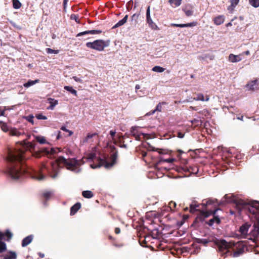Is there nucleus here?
<instances>
[{
    "mask_svg": "<svg viewBox=\"0 0 259 259\" xmlns=\"http://www.w3.org/2000/svg\"><path fill=\"white\" fill-rule=\"evenodd\" d=\"M48 101L50 104V105L47 107L48 110H53L55 106L58 104V100L51 98H48Z\"/></svg>",
    "mask_w": 259,
    "mask_h": 259,
    "instance_id": "nucleus-21",
    "label": "nucleus"
},
{
    "mask_svg": "<svg viewBox=\"0 0 259 259\" xmlns=\"http://www.w3.org/2000/svg\"><path fill=\"white\" fill-rule=\"evenodd\" d=\"M197 97L193 98V100L195 101H208L209 100V97L208 95H206L205 97H204V95L202 94H196Z\"/></svg>",
    "mask_w": 259,
    "mask_h": 259,
    "instance_id": "nucleus-23",
    "label": "nucleus"
},
{
    "mask_svg": "<svg viewBox=\"0 0 259 259\" xmlns=\"http://www.w3.org/2000/svg\"><path fill=\"white\" fill-rule=\"evenodd\" d=\"M257 80H252L246 85V88L248 91H254L257 89Z\"/></svg>",
    "mask_w": 259,
    "mask_h": 259,
    "instance_id": "nucleus-18",
    "label": "nucleus"
},
{
    "mask_svg": "<svg viewBox=\"0 0 259 259\" xmlns=\"http://www.w3.org/2000/svg\"><path fill=\"white\" fill-rule=\"evenodd\" d=\"M169 3L173 7L180 6L182 4V0H169Z\"/></svg>",
    "mask_w": 259,
    "mask_h": 259,
    "instance_id": "nucleus-31",
    "label": "nucleus"
},
{
    "mask_svg": "<svg viewBox=\"0 0 259 259\" xmlns=\"http://www.w3.org/2000/svg\"><path fill=\"white\" fill-rule=\"evenodd\" d=\"M17 258V254L16 252L10 251L9 252V254L6 255L4 259H16Z\"/></svg>",
    "mask_w": 259,
    "mask_h": 259,
    "instance_id": "nucleus-29",
    "label": "nucleus"
},
{
    "mask_svg": "<svg viewBox=\"0 0 259 259\" xmlns=\"http://www.w3.org/2000/svg\"><path fill=\"white\" fill-rule=\"evenodd\" d=\"M46 52L48 53V54H58L59 52V51L58 50H53L51 48H47L46 50Z\"/></svg>",
    "mask_w": 259,
    "mask_h": 259,
    "instance_id": "nucleus-44",
    "label": "nucleus"
},
{
    "mask_svg": "<svg viewBox=\"0 0 259 259\" xmlns=\"http://www.w3.org/2000/svg\"><path fill=\"white\" fill-rule=\"evenodd\" d=\"M160 160L161 161H164L168 163H172L175 161V159L174 158H167V159H163L162 157L160 158Z\"/></svg>",
    "mask_w": 259,
    "mask_h": 259,
    "instance_id": "nucleus-48",
    "label": "nucleus"
},
{
    "mask_svg": "<svg viewBox=\"0 0 259 259\" xmlns=\"http://www.w3.org/2000/svg\"><path fill=\"white\" fill-rule=\"evenodd\" d=\"M71 18L74 20L76 22L79 23V21H78V17L76 15H72Z\"/></svg>",
    "mask_w": 259,
    "mask_h": 259,
    "instance_id": "nucleus-58",
    "label": "nucleus"
},
{
    "mask_svg": "<svg viewBox=\"0 0 259 259\" xmlns=\"http://www.w3.org/2000/svg\"><path fill=\"white\" fill-rule=\"evenodd\" d=\"M36 118L39 120H46L47 119V117L45 115H42V114H37L35 115Z\"/></svg>",
    "mask_w": 259,
    "mask_h": 259,
    "instance_id": "nucleus-47",
    "label": "nucleus"
},
{
    "mask_svg": "<svg viewBox=\"0 0 259 259\" xmlns=\"http://www.w3.org/2000/svg\"><path fill=\"white\" fill-rule=\"evenodd\" d=\"M115 233L116 234H118L120 233V229L119 228L116 227L115 229Z\"/></svg>",
    "mask_w": 259,
    "mask_h": 259,
    "instance_id": "nucleus-59",
    "label": "nucleus"
},
{
    "mask_svg": "<svg viewBox=\"0 0 259 259\" xmlns=\"http://www.w3.org/2000/svg\"><path fill=\"white\" fill-rule=\"evenodd\" d=\"M213 241L218 248V252H220L221 256H224L223 259L228 255H230L233 257H238L244 252L243 247L237 248L233 253L230 252L229 249L233 248L235 246V244L228 242L224 239L219 240L215 239Z\"/></svg>",
    "mask_w": 259,
    "mask_h": 259,
    "instance_id": "nucleus-4",
    "label": "nucleus"
},
{
    "mask_svg": "<svg viewBox=\"0 0 259 259\" xmlns=\"http://www.w3.org/2000/svg\"><path fill=\"white\" fill-rule=\"evenodd\" d=\"M242 59V54L234 55L230 54L228 56V60L232 63H237L240 62Z\"/></svg>",
    "mask_w": 259,
    "mask_h": 259,
    "instance_id": "nucleus-15",
    "label": "nucleus"
},
{
    "mask_svg": "<svg viewBox=\"0 0 259 259\" xmlns=\"http://www.w3.org/2000/svg\"><path fill=\"white\" fill-rule=\"evenodd\" d=\"M12 233L9 230H7L5 233L0 231V242H4L2 241L3 240L10 241L12 237Z\"/></svg>",
    "mask_w": 259,
    "mask_h": 259,
    "instance_id": "nucleus-14",
    "label": "nucleus"
},
{
    "mask_svg": "<svg viewBox=\"0 0 259 259\" xmlns=\"http://www.w3.org/2000/svg\"><path fill=\"white\" fill-rule=\"evenodd\" d=\"M118 137V135H116V132L115 130H111L108 136V139L109 140L113 141V143L116 144V139Z\"/></svg>",
    "mask_w": 259,
    "mask_h": 259,
    "instance_id": "nucleus-25",
    "label": "nucleus"
},
{
    "mask_svg": "<svg viewBox=\"0 0 259 259\" xmlns=\"http://www.w3.org/2000/svg\"><path fill=\"white\" fill-rule=\"evenodd\" d=\"M165 68L159 66H155L153 67L152 70L154 72L161 73L164 71Z\"/></svg>",
    "mask_w": 259,
    "mask_h": 259,
    "instance_id": "nucleus-39",
    "label": "nucleus"
},
{
    "mask_svg": "<svg viewBox=\"0 0 259 259\" xmlns=\"http://www.w3.org/2000/svg\"><path fill=\"white\" fill-rule=\"evenodd\" d=\"M197 24V23L195 22H192L186 24H175V23H172L171 24V26L177 27H193L196 26Z\"/></svg>",
    "mask_w": 259,
    "mask_h": 259,
    "instance_id": "nucleus-19",
    "label": "nucleus"
},
{
    "mask_svg": "<svg viewBox=\"0 0 259 259\" xmlns=\"http://www.w3.org/2000/svg\"><path fill=\"white\" fill-rule=\"evenodd\" d=\"M33 117H34L33 116L31 115L28 116H27L26 117V119L28 122L31 123L32 124H33V123H34Z\"/></svg>",
    "mask_w": 259,
    "mask_h": 259,
    "instance_id": "nucleus-51",
    "label": "nucleus"
},
{
    "mask_svg": "<svg viewBox=\"0 0 259 259\" xmlns=\"http://www.w3.org/2000/svg\"><path fill=\"white\" fill-rule=\"evenodd\" d=\"M33 239V236L32 235H29L26 237L24 238L22 241V246L23 247H25L30 244Z\"/></svg>",
    "mask_w": 259,
    "mask_h": 259,
    "instance_id": "nucleus-24",
    "label": "nucleus"
},
{
    "mask_svg": "<svg viewBox=\"0 0 259 259\" xmlns=\"http://www.w3.org/2000/svg\"><path fill=\"white\" fill-rule=\"evenodd\" d=\"M87 47L98 51H102L109 45L108 42L102 39H97L93 42H88L85 44Z\"/></svg>",
    "mask_w": 259,
    "mask_h": 259,
    "instance_id": "nucleus-8",
    "label": "nucleus"
},
{
    "mask_svg": "<svg viewBox=\"0 0 259 259\" xmlns=\"http://www.w3.org/2000/svg\"><path fill=\"white\" fill-rule=\"evenodd\" d=\"M49 172V170L47 165L46 164H42L39 173L35 174L33 178L38 181H42L45 179L46 176L45 175L46 172Z\"/></svg>",
    "mask_w": 259,
    "mask_h": 259,
    "instance_id": "nucleus-11",
    "label": "nucleus"
},
{
    "mask_svg": "<svg viewBox=\"0 0 259 259\" xmlns=\"http://www.w3.org/2000/svg\"><path fill=\"white\" fill-rule=\"evenodd\" d=\"M36 140L40 144H48L44 137L37 136L36 138Z\"/></svg>",
    "mask_w": 259,
    "mask_h": 259,
    "instance_id": "nucleus-38",
    "label": "nucleus"
},
{
    "mask_svg": "<svg viewBox=\"0 0 259 259\" xmlns=\"http://www.w3.org/2000/svg\"><path fill=\"white\" fill-rule=\"evenodd\" d=\"M225 17L224 15H219L213 19L214 23L217 25H220L224 23Z\"/></svg>",
    "mask_w": 259,
    "mask_h": 259,
    "instance_id": "nucleus-26",
    "label": "nucleus"
},
{
    "mask_svg": "<svg viewBox=\"0 0 259 259\" xmlns=\"http://www.w3.org/2000/svg\"><path fill=\"white\" fill-rule=\"evenodd\" d=\"M0 124H1L2 130L4 132H6L8 131V130H9L8 126L5 123L3 122L2 121H0Z\"/></svg>",
    "mask_w": 259,
    "mask_h": 259,
    "instance_id": "nucleus-46",
    "label": "nucleus"
},
{
    "mask_svg": "<svg viewBox=\"0 0 259 259\" xmlns=\"http://www.w3.org/2000/svg\"><path fill=\"white\" fill-rule=\"evenodd\" d=\"M183 10L187 16L189 17L193 15V11L191 10H187L186 8H184Z\"/></svg>",
    "mask_w": 259,
    "mask_h": 259,
    "instance_id": "nucleus-45",
    "label": "nucleus"
},
{
    "mask_svg": "<svg viewBox=\"0 0 259 259\" xmlns=\"http://www.w3.org/2000/svg\"><path fill=\"white\" fill-rule=\"evenodd\" d=\"M51 195H52V193L51 192L46 191L43 193L42 196H43L44 198L46 200H48L51 197Z\"/></svg>",
    "mask_w": 259,
    "mask_h": 259,
    "instance_id": "nucleus-43",
    "label": "nucleus"
},
{
    "mask_svg": "<svg viewBox=\"0 0 259 259\" xmlns=\"http://www.w3.org/2000/svg\"><path fill=\"white\" fill-rule=\"evenodd\" d=\"M64 89L70 92L72 94L74 95V96H77V92L75 90H74V89H73V88L72 87H70V86H65L64 87Z\"/></svg>",
    "mask_w": 259,
    "mask_h": 259,
    "instance_id": "nucleus-36",
    "label": "nucleus"
},
{
    "mask_svg": "<svg viewBox=\"0 0 259 259\" xmlns=\"http://www.w3.org/2000/svg\"><path fill=\"white\" fill-rule=\"evenodd\" d=\"M82 145L97 146L99 143V137L97 133H89L81 141Z\"/></svg>",
    "mask_w": 259,
    "mask_h": 259,
    "instance_id": "nucleus-7",
    "label": "nucleus"
},
{
    "mask_svg": "<svg viewBox=\"0 0 259 259\" xmlns=\"http://www.w3.org/2000/svg\"><path fill=\"white\" fill-rule=\"evenodd\" d=\"M82 195L86 198H91L93 197L94 195L91 191H84L82 192Z\"/></svg>",
    "mask_w": 259,
    "mask_h": 259,
    "instance_id": "nucleus-32",
    "label": "nucleus"
},
{
    "mask_svg": "<svg viewBox=\"0 0 259 259\" xmlns=\"http://www.w3.org/2000/svg\"><path fill=\"white\" fill-rule=\"evenodd\" d=\"M141 126H132L131 129V133L135 136H137L139 135V132H138V129L139 128H141Z\"/></svg>",
    "mask_w": 259,
    "mask_h": 259,
    "instance_id": "nucleus-37",
    "label": "nucleus"
},
{
    "mask_svg": "<svg viewBox=\"0 0 259 259\" xmlns=\"http://www.w3.org/2000/svg\"><path fill=\"white\" fill-rule=\"evenodd\" d=\"M106 149L102 152H99L98 155L96 153H92L89 155L88 158L94 160L92 167L96 168L101 166H104L109 168L113 166L116 162L118 152L115 147H105Z\"/></svg>",
    "mask_w": 259,
    "mask_h": 259,
    "instance_id": "nucleus-3",
    "label": "nucleus"
},
{
    "mask_svg": "<svg viewBox=\"0 0 259 259\" xmlns=\"http://www.w3.org/2000/svg\"><path fill=\"white\" fill-rule=\"evenodd\" d=\"M7 147V161L8 162L7 173L11 179L17 180L27 172L24 165L25 152L29 148L34 149L35 147Z\"/></svg>",
    "mask_w": 259,
    "mask_h": 259,
    "instance_id": "nucleus-1",
    "label": "nucleus"
},
{
    "mask_svg": "<svg viewBox=\"0 0 259 259\" xmlns=\"http://www.w3.org/2000/svg\"><path fill=\"white\" fill-rule=\"evenodd\" d=\"M141 147H139V150H140L141 151V154H142V157H145L146 155H147V152L145 151V150H142L141 149ZM137 151H138V149L136 150Z\"/></svg>",
    "mask_w": 259,
    "mask_h": 259,
    "instance_id": "nucleus-53",
    "label": "nucleus"
},
{
    "mask_svg": "<svg viewBox=\"0 0 259 259\" xmlns=\"http://www.w3.org/2000/svg\"><path fill=\"white\" fill-rule=\"evenodd\" d=\"M170 210V209H166V206H164L162 208V211H163V214H164V212L165 211H168Z\"/></svg>",
    "mask_w": 259,
    "mask_h": 259,
    "instance_id": "nucleus-60",
    "label": "nucleus"
},
{
    "mask_svg": "<svg viewBox=\"0 0 259 259\" xmlns=\"http://www.w3.org/2000/svg\"><path fill=\"white\" fill-rule=\"evenodd\" d=\"M250 227L251 224L248 222L243 224L240 226L239 232L242 237L250 239V238H249V235L248 233V231Z\"/></svg>",
    "mask_w": 259,
    "mask_h": 259,
    "instance_id": "nucleus-13",
    "label": "nucleus"
},
{
    "mask_svg": "<svg viewBox=\"0 0 259 259\" xmlns=\"http://www.w3.org/2000/svg\"><path fill=\"white\" fill-rule=\"evenodd\" d=\"M238 2H239V0H231V5L233 7H235L238 4Z\"/></svg>",
    "mask_w": 259,
    "mask_h": 259,
    "instance_id": "nucleus-55",
    "label": "nucleus"
},
{
    "mask_svg": "<svg viewBox=\"0 0 259 259\" xmlns=\"http://www.w3.org/2000/svg\"><path fill=\"white\" fill-rule=\"evenodd\" d=\"M202 205V209H205L204 210H199V214L197 215V217L196 218V221L197 222H201L204 221L205 218H207L209 217L210 215H211V213L209 210V207H206L205 206V205L203 204V203L201 204Z\"/></svg>",
    "mask_w": 259,
    "mask_h": 259,
    "instance_id": "nucleus-10",
    "label": "nucleus"
},
{
    "mask_svg": "<svg viewBox=\"0 0 259 259\" xmlns=\"http://www.w3.org/2000/svg\"><path fill=\"white\" fill-rule=\"evenodd\" d=\"M60 151L61 148H58L57 147L56 148L52 147L51 148H50V147H45L40 149H38L34 154V155L37 158L44 155H46L50 158H52L58 152Z\"/></svg>",
    "mask_w": 259,
    "mask_h": 259,
    "instance_id": "nucleus-6",
    "label": "nucleus"
},
{
    "mask_svg": "<svg viewBox=\"0 0 259 259\" xmlns=\"http://www.w3.org/2000/svg\"><path fill=\"white\" fill-rule=\"evenodd\" d=\"M101 30H87L85 31H83L81 32H80L78 33L76 35V37L81 36L85 35H89V34H100L101 33Z\"/></svg>",
    "mask_w": 259,
    "mask_h": 259,
    "instance_id": "nucleus-17",
    "label": "nucleus"
},
{
    "mask_svg": "<svg viewBox=\"0 0 259 259\" xmlns=\"http://www.w3.org/2000/svg\"><path fill=\"white\" fill-rule=\"evenodd\" d=\"M13 5L14 8L18 9L21 7V4L19 0H13Z\"/></svg>",
    "mask_w": 259,
    "mask_h": 259,
    "instance_id": "nucleus-41",
    "label": "nucleus"
},
{
    "mask_svg": "<svg viewBox=\"0 0 259 259\" xmlns=\"http://www.w3.org/2000/svg\"><path fill=\"white\" fill-rule=\"evenodd\" d=\"M146 22L152 30H159L157 25L153 21L150 16V7L148 6L146 10Z\"/></svg>",
    "mask_w": 259,
    "mask_h": 259,
    "instance_id": "nucleus-12",
    "label": "nucleus"
},
{
    "mask_svg": "<svg viewBox=\"0 0 259 259\" xmlns=\"http://www.w3.org/2000/svg\"><path fill=\"white\" fill-rule=\"evenodd\" d=\"M72 78L76 82L83 83V80L80 77H78L77 76H73Z\"/></svg>",
    "mask_w": 259,
    "mask_h": 259,
    "instance_id": "nucleus-52",
    "label": "nucleus"
},
{
    "mask_svg": "<svg viewBox=\"0 0 259 259\" xmlns=\"http://www.w3.org/2000/svg\"><path fill=\"white\" fill-rule=\"evenodd\" d=\"M147 150L149 151H157L160 154H166L169 153L167 149L155 148V147H147Z\"/></svg>",
    "mask_w": 259,
    "mask_h": 259,
    "instance_id": "nucleus-16",
    "label": "nucleus"
},
{
    "mask_svg": "<svg viewBox=\"0 0 259 259\" xmlns=\"http://www.w3.org/2000/svg\"><path fill=\"white\" fill-rule=\"evenodd\" d=\"M39 80L38 79H36L35 80H29L28 82L25 83L23 85L25 88H29L36 83L39 82Z\"/></svg>",
    "mask_w": 259,
    "mask_h": 259,
    "instance_id": "nucleus-33",
    "label": "nucleus"
},
{
    "mask_svg": "<svg viewBox=\"0 0 259 259\" xmlns=\"http://www.w3.org/2000/svg\"><path fill=\"white\" fill-rule=\"evenodd\" d=\"M177 134H178V137H179V138H183L185 136V133H182L180 131H178L177 133Z\"/></svg>",
    "mask_w": 259,
    "mask_h": 259,
    "instance_id": "nucleus-57",
    "label": "nucleus"
},
{
    "mask_svg": "<svg viewBox=\"0 0 259 259\" xmlns=\"http://www.w3.org/2000/svg\"><path fill=\"white\" fill-rule=\"evenodd\" d=\"M58 162L60 164H63L68 169H74L77 164V161L75 159H65L63 157H60L58 158Z\"/></svg>",
    "mask_w": 259,
    "mask_h": 259,
    "instance_id": "nucleus-9",
    "label": "nucleus"
},
{
    "mask_svg": "<svg viewBox=\"0 0 259 259\" xmlns=\"http://www.w3.org/2000/svg\"><path fill=\"white\" fill-rule=\"evenodd\" d=\"M210 241L206 239L196 238L195 242L197 243H201L206 245Z\"/></svg>",
    "mask_w": 259,
    "mask_h": 259,
    "instance_id": "nucleus-35",
    "label": "nucleus"
},
{
    "mask_svg": "<svg viewBox=\"0 0 259 259\" xmlns=\"http://www.w3.org/2000/svg\"><path fill=\"white\" fill-rule=\"evenodd\" d=\"M249 3L254 8H258L259 7V0H249Z\"/></svg>",
    "mask_w": 259,
    "mask_h": 259,
    "instance_id": "nucleus-40",
    "label": "nucleus"
},
{
    "mask_svg": "<svg viewBox=\"0 0 259 259\" xmlns=\"http://www.w3.org/2000/svg\"><path fill=\"white\" fill-rule=\"evenodd\" d=\"M81 204L80 202H77L74 204L70 208V215H74L76 212L80 208Z\"/></svg>",
    "mask_w": 259,
    "mask_h": 259,
    "instance_id": "nucleus-20",
    "label": "nucleus"
},
{
    "mask_svg": "<svg viewBox=\"0 0 259 259\" xmlns=\"http://www.w3.org/2000/svg\"><path fill=\"white\" fill-rule=\"evenodd\" d=\"M232 201L239 212L245 211L250 217L254 218L253 229L249 233V238H257L259 236V203L256 201L246 202L237 197H233Z\"/></svg>",
    "mask_w": 259,
    "mask_h": 259,
    "instance_id": "nucleus-2",
    "label": "nucleus"
},
{
    "mask_svg": "<svg viewBox=\"0 0 259 259\" xmlns=\"http://www.w3.org/2000/svg\"><path fill=\"white\" fill-rule=\"evenodd\" d=\"M38 255L40 258H44L45 257V254L41 252H38Z\"/></svg>",
    "mask_w": 259,
    "mask_h": 259,
    "instance_id": "nucleus-63",
    "label": "nucleus"
},
{
    "mask_svg": "<svg viewBox=\"0 0 259 259\" xmlns=\"http://www.w3.org/2000/svg\"><path fill=\"white\" fill-rule=\"evenodd\" d=\"M62 131H65L66 132H68V135L69 136H71L72 134H73V132H72L71 131H69V130H67L65 126H62L61 128H60Z\"/></svg>",
    "mask_w": 259,
    "mask_h": 259,
    "instance_id": "nucleus-49",
    "label": "nucleus"
},
{
    "mask_svg": "<svg viewBox=\"0 0 259 259\" xmlns=\"http://www.w3.org/2000/svg\"><path fill=\"white\" fill-rule=\"evenodd\" d=\"M165 104V102L159 103L157 105V106L156 107V109L154 110H153L152 111L147 113L146 115H152V114H154L155 113V112L156 111H159V112L161 111V110H162V105H163V104Z\"/></svg>",
    "mask_w": 259,
    "mask_h": 259,
    "instance_id": "nucleus-28",
    "label": "nucleus"
},
{
    "mask_svg": "<svg viewBox=\"0 0 259 259\" xmlns=\"http://www.w3.org/2000/svg\"><path fill=\"white\" fill-rule=\"evenodd\" d=\"M127 19L128 15H126L122 19L119 21L114 26H113L112 28H116L124 25L126 22Z\"/></svg>",
    "mask_w": 259,
    "mask_h": 259,
    "instance_id": "nucleus-27",
    "label": "nucleus"
},
{
    "mask_svg": "<svg viewBox=\"0 0 259 259\" xmlns=\"http://www.w3.org/2000/svg\"><path fill=\"white\" fill-rule=\"evenodd\" d=\"M203 204L205 205L206 207H209V211H210L211 215H213V218L210 219L208 222H206L209 226H212L214 223L219 224L221 223V220L219 216L217 214V212L220 210L218 207L220 204L217 199L208 198L203 200Z\"/></svg>",
    "mask_w": 259,
    "mask_h": 259,
    "instance_id": "nucleus-5",
    "label": "nucleus"
},
{
    "mask_svg": "<svg viewBox=\"0 0 259 259\" xmlns=\"http://www.w3.org/2000/svg\"><path fill=\"white\" fill-rule=\"evenodd\" d=\"M10 134L12 136H18L19 132L16 129H12L10 131Z\"/></svg>",
    "mask_w": 259,
    "mask_h": 259,
    "instance_id": "nucleus-50",
    "label": "nucleus"
},
{
    "mask_svg": "<svg viewBox=\"0 0 259 259\" xmlns=\"http://www.w3.org/2000/svg\"><path fill=\"white\" fill-rule=\"evenodd\" d=\"M6 107L3 108L2 107H0V116L5 115V111Z\"/></svg>",
    "mask_w": 259,
    "mask_h": 259,
    "instance_id": "nucleus-56",
    "label": "nucleus"
},
{
    "mask_svg": "<svg viewBox=\"0 0 259 259\" xmlns=\"http://www.w3.org/2000/svg\"><path fill=\"white\" fill-rule=\"evenodd\" d=\"M194 152L196 155H198V152H199L200 150L199 149H195L194 151Z\"/></svg>",
    "mask_w": 259,
    "mask_h": 259,
    "instance_id": "nucleus-64",
    "label": "nucleus"
},
{
    "mask_svg": "<svg viewBox=\"0 0 259 259\" xmlns=\"http://www.w3.org/2000/svg\"><path fill=\"white\" fill-rule=\"evenodd\" d=\"M241 54H242V56L243 54H245L246 55H249L250 54V52H249V51L247 50V51H246L244 52L243 53H241Z\"/></svg>",
    "mask_w": 259,
    "mask_h": 259,
    "instance_id": "nucleus-61",
    "label": "nucleus"
},
{
    "mask_svg": "<svg viewBox=\"0 0 259 259\" xmlns=\"http://www.w3.org/2000/svg\"><path fill=\"white\" fill-rule=\"evenodd\" d=\"M200 204L196 202H193L190 205V212L192 213H194L196 211L200 210L199 208Z\"/></svg>",
    "mask_w": 259,
    "mask_h": 259,
    "instance_id": "nucleus-22",
    "label": "nucleus"
},
{
    "mask_svg": "<svg viewBox=\"0 0 259 259\" xmlns=\"http://www.w3.org/2000/svg\"><path fill=\"white\" fill-rule=\"evenodd\" d=\"M200 113H201L202 114H204L205 115H206V114H208V112L207 110H204L201 112H199Z\"/></svg>",
    "mask_w": 259,
    "mask_h": 259,
    "instance_id": "nucleus-62",
    "label": "nucleus"
},
{
    "mask_svg": "<svg viewBox=\"0 0 259 259\" xmlns=\"http://www.w3.org/2000/svg\"><path fill=\"white\" fill-rule=\"evenodd\" d=\"M7 250V245L5 242H0V253H3Z\"/></svg>",
    "mask_w": 259,
    "mask_h": 259,
    "instance_id": "nucleus-42",
    "label": "nucleus"
},
{
    "mask_svg": "<svg viewBox=\"0 0 259 259\" xmlns=\"http://www.w3.org/2000/svg\"><path fill=\"white\" fill-rule=\"evenodd\" d=\"M139 16V14H133L131 17L132 21H135V22H136Z\"/></svg>",
    "mask_w": 259,
    "mask_h": 259,
    "instance_id": "nucleus-54",
    "label": "nucleus"
},
{
    "mask_svg": "<svg viewBox=\"0 0 259 259\" xmlns=\"http://www.w3.org/2000/svg\"><path fill=\"white\" fill-rule=\"evenodd\" d=\"M191 123L194 125V127H197L201 125L202 121L200 118L194 119L191 121Z\"/></svg>",
    "mask_w": 259,
    "mask_h": 259,
    "instance_id": "nucleus-30",
    "label": "nucleus"
},
{
    "mask_svg": "<svg viewBox=\"0 0 259 259\" xmlns=\"http://www.w3.org/2000/svg\"><path fill=\"white\" fill-rule=\"evenodd\" d=\"M177 206V204L175 201H171L168 204V206H166V209H170V211H174Z\"/></svg>",
    "mask_w": 259,
    "mask_h": 259,
    "instance_id": "nucleus-34",
    "label": "nucleus"
}]
</instances>
